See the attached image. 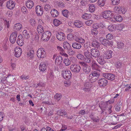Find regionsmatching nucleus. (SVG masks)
<instances>
[{
  "mask_svg": "<svg viewBox=\"0 0 131 131\" xmlns=\"http://www.w3.org/2000/svg\"><path fill=\"white\" fill-rule=\"evenodd\" d=\"M75 41L78 42H77L79 43H84L85 42V40L84 39L81 38H79L78 37H76L75 38Z\"/></svg>",
  "mask_w": 131,
  "mask_h": 131,
  "instance_id": "72a5a7b5",
  "label": "nucleus"
},
{
  "mask_svg": "<svg viewBox=\"0 0 131 131\" xmlns=\"http://www.w3.org/2000/svg\"><path fill=\"white\" fill-rule=\"evenodd\" d=\"M93 21L91 20H87L85 22V24L88 26H90L93 23Z\"/></svg>",
  "mask_w": 131,
  "mask_h": 131,
  "instance_id": "13d9d810",
  "label": "nucleus"
},
{
  "mask_svg": "<svg viewBox=\"0 0 131 131\" xmlns=\"http://www.w3.org/2000/svg\"><path fill=\"white\" fill-rule=\"evenodd\" d=\"M81 67L79 65L72 64L70 67L71 71L75 73H79Z\"/></svg>",
  "mask_w": 131,
  "mask_h": 131,
  "instance_id": "0eeeda50",
  "label": "nucleus"
},
{
  "mask_svg": "<svg viewBox=\"0 0 131 131\" xmlns=\"http://www.w3.org/2000/svg\"><path fill=\"white\" fill-rule=\"evenodd\" d=\"M113 18L115 20L117 21L120 22L121 21L122 19V17L121 16L119 15H116L114 16H113Z\"/></svg>",
  "mask_w": 131,
  "mask_h": 131,
  "instance_id": "2f4dec72",
  "label": "nucleus"
},
{
  "mask_svg": "<svg viewBox=\"0 0 131 131\" xmlns=\"http://www.w3.org/2000/svg\"><path fill=\"white\" fill-rule=\"evenodd\" d=\"M37 30L39 35H40V34L44 31L43 26L41 25H39L38 26Z\"/></svg>",
  "mask_w": 131,
  "mask_h": 131,
  "instance_id": "7c9ffc66",
  "label": "nucleus"
},
{
  "mask_svg": "<svg viewBox=\"0 0 131 131\" xmlns=\"http://www.w3.org/2000/svg\"><path fill=\"white\" fill-rule=\"evenodd\" d=\"M53 23L54 26H58L61 24L62 22L61 21L55 19L53 20Z\"/></svg>",
  "mask_w": 131,
  "mask_h": 131,
  "instance_id": "58836bf2",
  "label": "nucleus"
},
{
  "mask_svg": "<svg viewBox=\"0 0 131 131\" xmlns=\"http://www.w3.org/2000/svg\"><path fill=\"white\" fill-rule=\"evenodd\" d=\"M104 59L105 58L103 56H101L98 57L97 60L98 63L100 64L103 65L105 63Z\"/></svg>",
  "mask_w": 131,
  "mask_h": 131,
  "instance_id": "6ab92c4d",
  "label": "nucleus"
},
{
  "mask_svg": "<svg viewBox=\"0 0 131 131\" xmlns=\"http://www.w3.org/2000/svg\"><path fill=\"white\" fill-rule=\"evenodd\" d=\"M91 16V15L90 14L86 13L82 15V17L85 19H89Z\"/></svg>",
  "mask_w": 131,
  "mask_h": 131,
  "instance_id": "79ce46f5",
  "label": "nucleus"
},
{
  "mask_svg": "<svg viewBox=\"0 0 131 131\" xmlns=\"http://www.w3.org/2000/svg\"><path fill=\"white\" fill-rule=\"evenodd\" d=\"M15 5V2L12 0L8 1L6 3L7 7L10 10L13 9Z\"/></svg>",
  "mask_w": 131,
  "mask_h": 131,
  "instance_id": "9b49d317",
  "label": "nucleus"
},
{
  "mask_svg": "<svg viewBox=\"0 0 131 131\" xmlns=\"http://www.w3.org/2000/svg\"><path fill=\"white\" fill-rule=\"evenodd\" d=\"M121 107V104H118L115 108V110L116 111L119 112L120 110Z\"/></svg>",
  "mask_w": 131,
  "mask_h": 131,
  "instance_id": "680f3d73",
  "label": "nucleus"
},
{
  "mask_svg": "<svg viewBox=\"0 0 131 131\" xmlns=\"http://www.w3.org/2000/svg\"><path fill=\"white\" fill-rule=\"evenodd\" d=\"M57 113L58 115L62 116L63 114L65 116L66 115L67 113L64 110H59L57 111Z\"/></svg>",
  "mask_w": 131,
  "mask_h": 131,
  "instance_id": "e433bc0d",
  "label": "nucleus"
},
{
  "mask_svg": "<svg viewBox=\"0 0 131 131\" xmlns=\"http://www.w3.org/2000/svg\"><path fill=\"white\" fill-rule=\"evenodd\" d=\"M91 88H83L82 89L85 92L88 93L90 91Z\"/></svg>",
  "mask_w": 131,
  "mask_h": 131,
  "instance_id": "052dcab7",
  "label": "nucleus"
},
{
  "mask_svg": "<svg viewBox=\"0 0 131 131\" xmlns=\"http://www.w3.org/2000/svg\"><path fill=\"white\" fill-rule=\"evenodd\" d=\"M69 12L67 10H63L62 11V14L65 17L68 18L69 16Z\"/></svg>",
  "mask_w": 131,
  "mask_h": 131,
  "instance_id": "4c0bfd02",
  "label": "nucleus"
},
{
  "mask_svg": "<svg viewBox=\"0 0 131 131\" xmlns=\"http://www.w3.org/2000/svg\"><path fill=\"white\" fill-rule=\"evenodd\" d=\"M62 75L64 79L68 80L71 78L72 74L70 71L67 70L63 72Z\"/></svg>",
  "mask_w": 131,
  "mask_h": 131,
  "instance_id": "6e6552de",
  "label": "nucleus"
},
{
  "mask_svg": "<svg viewBox=\"0 0 131 131\" xmlns=\"http://www.w3.org/2000/svg\"><path fill=\"white\" fill-rule=\"evenodd\" d=\"M108 30L110 31H114L116 29V27L115 25H110L108 27Z\"/></svg>",
  "mask_w": 131,
  "mask_h": 131,
  "instance_id": "f704fd0d",
  "label": "nucleus"
},
{
  "mask_svg": "<svg viewBox=\"0 0 131 131\" xmlns=\"http://www.w3.org/2000/svg\"><path fill=\"white\" fill-rule=\"evenodd\" d=\"M125 91H127L129 90H131V84L130 85H126L125 86Z\"/></svg>",
  "mask_w": 131,
  "mask_h": 131,
  "instance_id": "774afa93",
  "label": "nucleus"
},
{
  "mask_svg": "<svg viewBox=\"0 0 131 131\" xmlns=\"http://www.w3.org/2000/svg\"><path fill=\"white\" fill-rule=\"evenodd\" d=\"M21 10L23 13L25 14L27 12V9L25 7L23 6L21 7Z\"/></svg>",
  "mask_w": 131,
  "mask_h": 131,
  "instance_id": "0e129e2a",
  "label": "nucleus"
},
{
  "mask_svg": "<svg viewBox=\"0 0 131 131\" xmlns=\"http://www.w3.org/2000/svg\"><path fill=\"white\" fill-rule=\"evenodd\" d=\"M81 66L83 71L85 73H88L91 71V69L88 67L87 64L84 62H79Z\"/></svg>",
  "mask_w": 131,
  "mask_h": 131,
  "instance_id": "39448f33",
  "label": "nucleus"
},
{
  "mask_svg": "<svg viewBox=\"0 0 131 131\" xmlns=\"http://www.w3.org/2000/svg\"><path fill=\"white\" fill-rule=\"evenodd\" d=\"M91 83L89 82H87L84 83L83 88H91Z\"/></svg>",
  "mask_w": 131,
  "mask_h": 131,
  "instance_id": "de8ad7c7",
  "label": "nucleus"
},
{
  "mask_svg": "<svg viewBox=\"0 0 131 131\" xmlns=\"http://www.w3.org/2000/svg\"><path fill=\"white\" fill-rule=\"evenodd\" d=\"M105 2L104 0H98L97 3V5L100 6H103L104 5Z\"/></svg>",
  "mask_w": 131,
  "mask_h": 131,
  "instance_id": "a19ab883",
  "label": "nucleus"
},
{
  "mask_svg": "<svg viewBox=\"0 0 131 131\" xmlns=\"http://www.w3.org/2000/svg\"><path fill=\"white\" fill-rule=\"evenodd\" d=\"M113 15L111 11L110 10L105 11L102 14L103 17L107 19H112L113 18Z\"/></svg>",
  "mask_w": 131,
  "mask_h": 131,
  "instance_id": "f03ea898",
  "label": "nucleus"
},
{
  "mask_svg": "<svg viewBox=\"0 0 131 131\" xmlns=\"http://www.w3.org/2000/svg\"><path fill=\"white\" fill-rule=\"evenodd\" d=\"M123 28V25H122L119 24L116 27V29L119 30H121Z\"/></svg>",
  "mask_w": 131,
  "mask_h": 131,
  "instance_id": "338daca9",
  "label": "nucleus"
},
{
  "mask_svg": "<svg viewBox=\"0 0 131 131\" xmlns=\"http://www.w3.org/2000/svg\"><path fill=\"white\" fill-rule=\"evenodd\" d=\"M4 24L6 28H8L9 26V21L5 20L4 21Z\"/></svg>",
  "mask_w": 131,
  "mask_h": 131,
  "instance_id": "69168bd1",
  "label": "nucleus"
},
{
  "mask_svg": "<svg viewBox=\"0 0 131 131\" xmlns=\"http://www.w3.org/2000/svg\"><path fill=\"white\" fill-rule=\"evenodd\" d=\"M46 64L41 62L39 66V69L40 71H44L46 69Z\"/></svg>",
  "mask_w": 131,
  "mask_h": 131,
  "instance_id": "c85d7f7f",
  "label": "nucleus"
},
{
  "mask_svg": "<svg viewBox=\"0 0 131 131\" xmlns=\"http://www.w3.org/2000/svg\"><path fill=\"white\" fill-rule=\"evenodd\" d=\"M113 55V51L111 50H109L108 51L106 52L103 56L105 59H108L111 58Z\"/></svg>",
  "mask_w": 131,
  "mask_h": 131,
  "instance_id": "f3484780",
  "label": "nucleus"
},
{
  "mask_svg": "<svg viewBox=\"0 0 131 131\" xmlns=\"http://www.w3.org/2000/svg\"><path fill=\"white\" fill-rule=\"evenodd\" d=\"M70 46V45L67 41H65L64 42L63 47L64 48L68 49L69 47Z\"/></svg>",
  "mask_w": 131,
  "mask_h": 131,
  "instance_id": "37998d69",
  "label": "nucleus"
},
{
  "mask_svg": "<svg viewBox=\"0 0 131 131\" xmlns=\"http://www.w3.org/2000/svg\"><path fill=\"white\" fill-rule=\"evenodd\" d=\"M117 43L118 48H122L124 47V44L123 42H118Z\"/></svg>",
  "mask_w": 131,
  "mask_h": 131,
  "instance_id": "a18cd8bd",
  "label": "nucleus"
},
{
  "mask_svg": "<svg viewBox=\"0 0 131 131\" xmlns=\"http://www.w3.org/2000/svg\"><path fill=\"white\" fill-rule=\"evenodd\" d=\"M72 46L73 48L77 49H80L81 47V44L76 42L73 43Z\"/></svg>",
  "mask_w": 131,
  "mask_h": 131,
  "instance_id": "4be33fe9",
  "label": "nucleus"
},
{
  "mask_svg": "<svg viewBox=\"0 0 131 131\" xmlns=\"http://www.w3.org/2000/svg\"><path fill=\"white\" fill-rule=\"evenodd\" d=\"M17 43L20 46H22L24 44V43L22 39H20L18 38V39L17 41Z\"/></svg>",
  "mask_w": 131,
  "mask_h": 131,
  "instance_id": "49530a36",
  "label": "nucleus"
},
{
  "mask_svg": "<svg viewBox=\"0 0 131 131\" xmlns=\"http://www.w3.org/2000/svg\"><path fill=\"white\" fill-rule=\"evenodd\" d=\"M95 9V6L93 5H91L89 7V9L90 11L91 12H93Z\"/></svg>",
  "mask_w": 131,
  "mask_h": 131,
  "instance_id": "864d4df0",
  "label": "nucleus"
},
{
  "mask_svg": "<svg viewBox=\"0 0 131 131\" xmlns=\"http://www.w3.org/2000/svg\"><path fill=\"white\" fill-rule=\"evenodd\" d=\"M116 66L117 68H120L122 67V63L120 62H117L116 63Z\"/></svg>",
  "mask_w": 131,
  "mask_h": 131,
  "instance_id": "6e6d98bb",
  "label": "nucleus"
},
{
  "mask_svg": "<svg viewBox=\"0 0 131 131\" xmlns=\"http://www.w3.org/2000/svg\"><path fill=\"white\" fill-rule=\"evenodd\" d=\"M122 7L119 6H116L114 8V11L117 13H121L122 12Z\"/></svg>",
  "mask_w": 131,
  "mask_h": 131,
  "instance_id": "bb28decb",
  "label": "nucleus"
},
{
  "mask_svg": "<svg viewBox=\"0 0 131 131\" xmlns=\"http://www.w3.org/2000/svg\"><path fill=\"white\" fill-rule=\"evenodd\" d=\"M56 37L57 38L61 41L64 40L65 38L64 34L61 32L57 33L56 34Z\"/></svg>",
  "mask_w": 131,
  "mask_h": 131,
  "instance_id": "4468645a",
  "label": "nucleus"
},
{
  "mask_svg": "<svg viewBox=\"0 0 131 131\" xmlns=\"http://www.w3.org/2000/svg\"><path fill=\"white\" fill-rule=\"evenodd\" d=\"M51 33L48 31H45L43 34H40L41 39L43 41H46L48 40L51 36Z\"/></svg>",
  "mask_w": 131,
  "mask_h": 131,
  "instance_id": "7ed1b4c3",
  "label": "nucleus"
},
{
  "mask_svg": "<svg viewBox=\"0 0 131 131\" xmlns=\"http://www.w3.org/2000/svg\"><path fill=\"white\" fill-rule=\"evenodd\" d=\"M22 26L19 23H17L15 24L13 27V29L16 30L17 31H19L22 28Z\"/></svg>",
  "mask_w": 131,
  "mask_h": 131,
  "instance_id": "cd10ccee",
  "label": "nucleus"
},
{
  "mask_svg": "<svg viewBox=\"0 0 131 131\" xmlns=\"http://www.w3.org/2000/svg\"><path fill=\"white\" fill-rule=\"evenodd\" d=\"M74 25L75 27L78 28H80L82 26L83 24L81 21L76 20L74 22Z\"/></svg>",
  "mask_w": 131,
  "mask_h": 131,
  "instance_id": "5701e85b",
  "label": "nucleus"
},
{
  "mask_svg": "<svg viewBox=\"0 0 131 131\" xmlns=\"http://www.w3.org/2000/svg\"><path fill=\"white\" fill-rule=\"evenodd\" d=\"M51 6L50 5L46 4L44 8L45 10L48 11L51 8Z\"/></svg>",
  "mask_w": 131,
  "mask_h": 131,
  "instance_id": "603ef678",
  "label": "nucleus"
},
{
  "mask_svg": "<svg viewBox=\"0 0 131 131\" xmlns=\"http://www.w3.org/2000/svg\"><path fill=\"white\" fill-rule=\"evenodd\" d=\"M76 37L75 35H74L72 34H68L67 36V39L69 40H73L74 39L75 40Z\"/></svg>",
  "mask_w": 131,
  "mask_h": 131,
  "instance_id": "a878e982",
  "label": "nucleus"
},
{
  "mask_svg": "<svg viewBox=\"0 0 131 131\" xmlns=\"http://www.w3.org/2000/svg\"><path fill=\"white\" fill-rule=\"evenodd\" d=\"M46 54L45 50L43 48H40L37 50V56L39 58H44L46 57Z\"/></svg>",
  "mask_w": 131,
  "mask_h": 131,
  "instance_id": "20e7f679",
  "label": "nucleus"
},
{
  "mask_svg": "<svg viewBox=\"0 0 131 131\" xmlns=\"http://www.w3.org/2000/svg\"><path fill=\"white\" fill-rule=\"evenodd\" d=\"M108 101L102 102L101 104L99 105V107L101 110H106L107 107Z\"/></svg>",
  "mask_w": 131,
  "mask_h": 131,
  "instance_id": "aec40b11",
  "label": "nucleus"
},
{
  "mask_svg": "<svg viewBox=\"0 0 131 131\" xmlns=\"http://www.w3.org/2000/svg\"><path fill=\"white\" fill-rule=\"evenodd\" d=\"M51 13L52 16L53 17H56L58 16L59 14V12L56 10L54 9L52 10Z\"/></svg>",
  "mask_w": 131,
  "mask_h": 131,
  "instance_id": "b1692460",
  "label": "nucleus"
},
{
  "mask_svg": "<svg viewBox=\"0 0 131 131\" xmlns=\"http://www.w3.org/2000/svg\"><path fill=\"white\" fill-rule=\"evenodd\" d=\"M30 24L33 27L35 26L36 25V22L34 18L30 19L29 21Z\"/></svg>",
  "mask_w": 131,
  "mask_h": 131,
  "instance_id": "c9c22d12",
  "label": "nucleus"
},
{
  "mask_svg": "<svg viewBox=\"0 0 131 131\" xmlns=\"http://www.w3.org/2000/svg\"><path fill=\"white\" fill-rule=\"evenodd\" d=\"M103 77L109 80L112 81L115 79V75L112 73H102Z\"/></svg>",
  "mask_w": 131,
  "mask_h": 131,
  "instance_id": "423d86ee",
  "label": "nucleus"
},
{
  "mask_svg": "<svg viewBox=\"0 0 131 131\" xmlns=\"http://www.w3.org/2000/svg\"><path fill=\"white\" fill-rule=\"evenodd\" d=\"M98 33V31L97 30L92 29L91 30V34L93 35L96 36Z\"/></svg>",
  "mask_w": 131,
  "mask_h": 131,
  "instance_id": "3c124183",
  "label": "nucleus"
},
{
  "mask_svg": "<svg viewBox=\"0 0 131 131\" xmlns=\"http://www.w3.org/2000/svg\"><path fill=\"white\" fill-rule=\"evenodd\" d=\"M71 62L75 64L76 63L77 59L73 57H71L70 58Z\"/></svg>",
  "mask_w": 131,
  "mask_h": 131,
  "instance_id": "5fc2aeb1",
  "label": "nucleus"
},
{
  "mask_svg": "<svg viewBox=\"0 0 131 131\" xmlns=\"http://www.w3.org/2000/svg\"><path fill=\"white\" fill-rule=\"evenodd\" d=\"M62 95L61 94L56 93L54 96V98L58 101H59L61 99Z\"/></svg>",
  "mask_w": 131,
  "mask_h": 131,
  "instance_id": "ea45409f",
  "label": "nucleus"
},
{
  "mask_svg": "<svg viewBox=\"0 0 131 131\" xmlns=\"http://www.w3.org/2000/svg\"><path fill=\"white\" fill-rule=\"evenodd\" d=\"M77 57L78 59L83 60L84 56L83 55L81 54H79L77 55Z\"/></svg>",
  "mask_w": 131,
  "mask_h": 131,
  "instance_id": "bf43d9fd",
  "label": "nucleus"
},
{
  "mask_svg": "<svg viewBox=\"0 0 131 131\" xmlns=\"http://www.w3.org/2000/svg\"><path fill=\"white\" fill-rule=\"evenodd\" d=\"M84 55L86 57H88L89 56L90 52L89 50L88 49H85L84 50Z\"/></svg>",
  "mask_w": 131,
  "mask_h": 131,
  "instance_id": "8fccbe9b",
  "label": "nucleus"
},
{
  "mask_svg": "<svg viewBox=\"0 0 131 131\" xmlns=\"http://www.w3.org/2000/svg\"><path fill=\"white\" fill-rule=\"evenodd\" d=\"M91 65L92 68L93 69H96L97 68L98 65L96 63L95 61L92 59V62L91 63Z\"/></svg>",
  "mask_w": 131,
  "mask_h": 131,
  "instance_id": "c756f323",
  "label": "nucleus"
},
{
  "mask_svg": "<svg viewBox=\"0 0 131 131\" xmlns=\"http://www.w3.org/2000/svg\"><path fill=\"white\" fill-rule=\"evenodd\" d=\"M36 12L37 15L41 16L43 13V9L40 6H37L36 8Z\"/></svg>",
  "mask_w": 131,
  "mask_h": 131,
  "instance_id": "2eb2a0df",
  "label": "nucleus"
},
{
  "mask_svg": "<svg viewBox=\"0 0 131 131\" xmlns=\"http://www.w3.org/2000/svg\"><path fill=\"white\" fill-rule=\"evenodd\" d=\"M63 62L65 65L68 66L70 64L71 61L68 59L67 58L63 60Z\"/></svg>",
  "mask_w": 131,
  "mask_h": 131,
  "instance_id": "c03bdc74",
  "label": "nucleus"
},
{
  "mask_svg": "<svg viewBox=\"0 0 131 131\" xmlns=\"http://www.w3.org/2000/svg\"><path fill=\"white\" fill-rule=\"evenodd\" d=\"M100 45L99 42L95 39L93 40L91 43V46L92 47L95 48H98Z\"/></svg>",
  "mask_w": 131,
  "mask_h": 131,
  "instance_id": "412c9836",
  "label": "nucleus"
},
{
  "mask_svg": "<svg viewBox=\"0 0 131 131\" xmlns=\"http://www.w3.org/2000/svg\"><path fill=\"white\" fill-rule=\"evenodd\" d=\"M17 36V34L16 32H13L9 38L10 42L12 43H14L15 41Z\"/></svg>",
  "mask_w": 131,
  "mask_h": 131,
  "instance_id": "dca6fc26",
  "label": "nucleus"
},
{
  "mask_svg": "<svg viewBox=\"0 0 131 131\" xmlns=\"http://www.w3.org/2000/svg\"><path fill=\"white\" fill-rule=\"evenodd\" d=\"M119 0H112V3L113 5H118L119 3Z\"/></svg>",
  "mask_w": 131,
  "mask_h": 131,
  "instance_id": "4d7b16f0",
  "label": "nucleus"
},
{
  "mask_svg": "<svg viewBox=\"0 0 131 131\" xmlns=\"http://www.w3.org/2000/svg\"><path fill=\"white\" fill-rule=\"evenodd\" d=\"M106 37L107 39L111 40L113 38V36L111 34H108L107 35Z\"/></svg>",
  "mask_w": 131,
  "mask_h": 131,
  "instance_id": "e2e57ef3",
  "label": "nucleus"
},
{
  "mask_svg": "<svg viewBox=\"0 0 131 131\" xmlns=\"http://www.w3.org/2000/svg\"><path fill=\"white\" fill-rule=\"evenodd\" d=\"M62 57L60 56H57L55 60V63L56 65L61 66L62 65Z\"/></svg>",
  "mask_w": 131,
  "mask_h": 131,
  "instance_id": "ddd939ff",
  "label": "nucleus"
},
{
  "mask_svg": "<svg viewBox=\"0 0 131 131\" xmlns=\"http://www.w3.org/2000/svg\"><path fill=\"white\" fill-rule=\"evenodd\" d=\"M100 40L101 43L105 47L111 45V41H109L105 39H103L102 37H101L100 38Z\"/></svg>",
  "mask_w": 131,
  "mask_h": 131,
  "instance_id": "f8f14e48",
  "label": "nucleus"
},
{
  "mask_svg": "<svg viewBox=\"0 0 131 131\" xmlns=\"http://www.w3.org/2000/svg\"><path fill=\"white\" fill-rule=\"evenodd\" d=\"M86 58L83 59V60L86 63H90L92 61V60H91L90 58V56L88 57H86Z\"/></svg>",
  "mask_w": 131,
  "mask_h": 131,
  "instance_id": "09e8293b",
  "label": "nucleus"
},
{
  "mask_svg": "<svg viewBox=\"0 0 131 131\" xmlns=\"http://www.w3.org/2000/svg\"><path fill=\"white\" fill-rule=\"evenodd\" d=\"M26 7L29 8H31L34 6V3L31 1H27L26 3Z\"/></svg>",
  "mask_w": 131,
  "mask_h": 131,
  "instance_id": "393cba45",
  "label": "nucleus"
},
{
  "mask_svg": "<svg viewBox=\"0 0 131 131\" xmlns=\"http://www.w3.org/2000/svg\"><path fill=\"white\" fill-rule=\"evenodd\" d=\"M107 80L105 78H102L98 80V84L100 86H105L107 85Z\"/></svg>",
  "mask_w": 131,
  "mask_h": 131,
  "instance_id": "1a4fd4ad",
  "label": "nucleus"
},
{
  "mask_svg": "<svg viewBox=\"0 0 131 131\" xmlns=\"http://www.w3.org/2000/svg\"><path fill=\"white\" fill-rule=\"evenodd\" d=\"M90 51L91 55L94 58H96L100 54L99 50L96 49H91Z\"/></svg>",
  "mask_w": 131,
  "mask_h": 131,
  "instance_id": "9d476101",
  "label": "nucleus"
},
{
  "mask_svg": "<svg viewBox=\"0 0 131 131\" xmlns=\"http://www.w3.org/2000/svg\"><path fill=\"white\" fill-rule=\"evenodd\" d=\"M100 73L97 71H94L92 72L90 74L89 77V79L92 83L95 82L96 80L98 79Z\"/></svg>",
  "mask_w": 131,
  "mask_h": 131,
  "instance_id": "f257e3e1",
  "label": "nucleus"
},
{
  "mask_svg": "<svg viewBox=\"0 0 131 131\" xmlns=\"http://www.w3.org/2000/svg\"><path fill=\"white\" fill-rule=\"evenodd\" d=\"M15 56L16 57H19L21 55L22 51L21 49L18 47H16L15 49Z\"/></svg>",
  "mask_w": 131,
  "mask_h": 131,
  "instance_id": "a211bd4d",
  "label": "nucleus"
},
{
  "mask_svg": "<svg viewBox=\"0 0 131 131\" xmlns=\"http://www.w3.org/2000/svg\"><path fill=\"white\" fill-rule=\"evenodd\" d=\"M29 32L27 31L26 30H24L23 32V36L26 39L30 37Z\"/></svg>",
  "mask_w": 131,
  "mask_h": 131,
  "instance_id": "473e14b6",
  "label": "nucleus"
}]
</instances>
